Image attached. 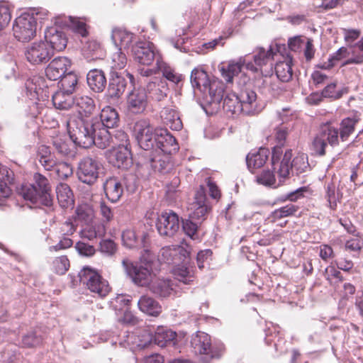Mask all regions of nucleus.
<instances>
[{
  "mask_svg": "<svg viewBox=\"0 0 363 363\" xmlns=\"http://www.w3.org/2000/svg\"><path fill=\"white\" fill-rule=\"evenodd\" d=\"M270 151L267 148L261 147L256 152H251L246 157L247 168L252 173L264 165L269 159Z\"/></svg>",
  "mask_w": 363,
  "mask_h": 363,
  "instance_id": "4be33fe9",
  "label": "nucleus"
},
{
  "mask_svg": "<svg viewBox=\"0 0 363 363\" xmlns=\"http://www.w3.org/2000/svg\"><path fill=\"white\" fill-rule=\"evenodd\" d=\"M100 118L101 121L100 123L107 129L113 128L119 121L118 112L108 106L102 109Z\"/></svg>",
  "mask_w": 363,
  "mask_h": 363,
  "instance_id": "a18cd8bd",
  "label": "nucleus"
},
{
  "mask_svg": "<svg viewBox=\"0 0 363 363\" xmlns=\"http://www.w3.org/2000/svg\"><path fill=\"white\" fill-rule=\"evenodd\" d=\"M39 13L35 10L25 12L18 16L13 26L15 38L22 42H27L33 38L36 34L37 17Z\"/></svg>",
  "mask_w": 363,
  "mask_h": 363,
  "instance_id": "20e7f679",
  "label": "nucleus"
},
{
  "mask_svg": "<svg viewBox=\"0 0 363 363\" xmlns=\"http://www.w3.org/2000/svg\"><path fill=\"white\" fill-rule=\"evenodd\" d=\"M101 167L100 162L92 157H84L79 163L77 176L83 183L92 184L99 177V171Z\"/></svg>",
  "mask_w": 363,
  "mask_h": 363,
  "instance_id": "1a4fd4ad",
  "label": "nucleus"
},
{
  "mask_svg": "<svg viewBox=\"0 0 363 363\" xmlns=\"http://www.w3.org/2000/svg\"><path fill=\"white\" fill-rule=\"evenodd\" d=\"M108 159L111 164L118 168L126 169L131 164L130 147L113 148L108 152Z\"/></svg>",
  "mask_w": 363,
  "mask_h": 363,
  "instance_id": "a211bd4d",
  "label": "nucleus"
},
{
  "mask_svg": "<svg viewBox=\"0 0 363 363\" xmlns=\"http://www.w3.org/2000/svg\"><path fill=\"white\" fill-rule=\"evenodd\" d=\"M191 345L194 352L203 356L206 362L217 357V354L212 347L211 336L204 332L196 333L191 337Z\"/></svg>",
  "mask_w": 363,
  "mask_h": 363,
  "instance_id": "0eeeda50",
  "label": "nucleus"
},
{
  "mask_svg": "<svg viewBox=\"0 0 363 363\" xmlns=\"http://www.w3.org/2000/svg\"><path fill=\"white\" fill-rule=\"evenodd\" d=\"M74 106L81 115L80 118H82L83 116H88L91 115L95 109V104L93 99L88 96H76L74 99ZM69 120H74V118H69L67 121Z\"/></svg>",
  "mask_w": 363,
  "mask_h": 363,
  "instance_id": "2f4dec72",
  "label": "nucleus"
},
{
  "mask_svg": "<svg viewBox=\"0 0 363 363\" xmlns=\"http://www.w3.org/2000/svg\"><path fill=\"white\" fill-rule=\"evenodd\" d=\"M82 279L87 289L92 293L96 294L99 297L106 296L111 290L108 282L98 272L89 268L84 269V274Z\"/></svg>",
  "mask_w": 363,
  "mask_h": 363,
  "instance_id": "423d86ee",
  "label": "nucleus"
},
{
  "mask_svg": "<svg viewBox=\"0 0 363 363\" xmlns=\"http://www.w3.org/2000/svg\"><path fill=\"white\" fill-rule=\"evenodd\" d=\"M223 99V108L225 111L232 114L242 113L239 96L233 92H229L227 93Z\"/></svg>",
  "mask_w": 363,
  "mask_h": 363,
  "instance_id": "c03bdc74",
  "label": "nucleus"
},
{
  "mask_svg": "<svg viewBox=\"0 0 363 363\" xmlns=\"http://www.w3.org/2000/svg\"><path fill=\"white\" fill-rule=\"evenodd\" d=\"M70 28L82 37H86L89 35V26L84 21L79 18L70 17Z\"/></svg>",
  "mask_w": 363,
  "mask_h": 363,
  "instance_id": "bf43d9fd",
  "label": "nucleus"
},
{
  "mask_svg": "<svg viewBox=\"0 0 363 363\" xmlns=\"http://www.w3.org/2000/svg\"><path fill=\"white\" fill-rule=\"evenodd\" d=\"M55 172L60 179H66L73 174L72 166L67 162H58L55 167Z\"/></svg>",
  "mask_w": 363,
  "mask_h": 363,
  "instance_id": "680f3d73",
  "label": "nucleus"
},
{
  "mask_svg": "<svg viewBox=\"0 0 363 363\" xmlns=\"http://www.w3.org/2000/svg\"><path fill=\"white\" fill-rule=\"evenodd\" d=\"M133 132L140 146L145 150H150L155 142V130L147 120L138 121L133 127Z\"/></svg>",
  "mask_w": 363,
  "mask_h": 363,
  "instance_id": "9d476101",
  "label": "nucleus"
},
{
  "mask_svg": "<svg viewBox=\"0 0 363 363\" xmlns=\"http://www.w3.org/2000/svg\"><path fill=\"white\" fill-rule=\"evenodd\" d=\"M134 38L133 33L125 29L116 28L113 29L111 39L116 48L125 50L132 44Z\"/></svg>",
  "mask_w": 363,
  "mask_h": 363,
  "instance_id": "a878e982",
  "label": "nucleus"
},
{
  "mask_svg": "<svg viewBox=\"0 0 363 363\" xmlns=\"http://www.w3.org/2000/svg\"><path fill=\"white\" fill-rule=\"evenodd\" d=\"M127 64V57L123 49L116 48V51L111 56V68L113 69H122Z\"/></svg>",
  "mask_w": 363,
  "mask_h": 363,
  "instance_id": "13d9d810",
  "label": "nucleus"
},
{
  "mask_svg": "<svg viewBox=\"0 0 363 363\" xmlns=\"http://www.w3.org/2000/svg\"><path fill=\"white\" fill-rule=\"evenodd\" d=\"M308 188L307 186L300 187L295 191H291L286 195L279 196L277 199V202L284 203L289 201L291 203L296 202L298 200L303 199L305 196L304 194L307 192Z\"/></svg>",
  "mask_w": 363,
  "mask_h": 363,
  "instance_id": "5fc2aeb1",
  "label": "nucleus"
},
{
  "mask_svg": "<svg viewBox=\"0 0 363 363\" xmlns=\"http://www.w3.org/2000/svg\"><path fill=\"white\" fill-rule=\"evenodd\" d=\"M293 60L290 55H287L283 61L278 62L274 67L277 78L282 82H288L293 77Z\"/></svg>",
  "mask_w": 363,
  "mask_h": 363,
  "instance_id": "7c9ffc66",
  "label": "nucleus"
},
{
  "mask_svg": "<svg viewBox=\"0 0 363 363\" xmlns=\"http://www.w3.org/2000/svg\"><path fill=\"white\" fill-rule=\"evenodd\" d=\"M69 260L66 255L56 257L52 263V269L57 274H65L69 268Z\"/></svg>",
  "mask_w": 363,
  "mask_h": 363,
  "instance_id": "6e6d98bb",
  "label": "nucleus"
},
{
  "mask_svg": "<svg viewBox=\"0 0 363 363\" xmlns=\"http://www.w3.org/2000/svg\"><path fill=\"white\" fill-rule=\"evenodd\" d=\"M138 306L140 311L150 316L157 317L162 313V306L159 302L148 295L140 298Z\"/></svg>",
  "mask_w": 363,
  "mask_h": 363,
  "instance_id": "5701e85b",
  "label": "nucleus"
},
{
  "mask_svg": "<svg viewBox=\"0 0 363 363\" xmlns=\"http://www.w3.org/2000/svg\"><path fill=\"white\" fill-rule=\"evenodd\" d=\"M264 83L273 96H278L286 91V89L279 82L273 81L271 77L266 78Z\"/></svg>",
  "mask_w": 363,
  "mask_h": 363,
  "instance_id": "e2e57ef3",
  "label": "nucleus"
},
{
  "mask_svg": "<svg viewBox=\"0 0 363 363\" xmlns=\"http://www.w3.org/2000/svg\"><path fill=\"white\" fill-rule=\"evenodd\" d=\"M199 197L200 201L198 202H194L192 204L191 209H193V212L191 214V218L192 219H204L205 216L207 214L209 210L208 206L205 204V196L201 194Z\"/></svg>",
  "mask_w": 363,
  "mask_h": 363,
  "instance_id": "603ef678",
  "label": "nucleus"
},
{
  "mask_svg": "<svg viewBox=\"0 0 363 363\" xmlns=\"http://www.w3.org/2000/svg\"><path fill=\"white\" fill-rule=\"evenodd\" d=\"M239 99L242 105V113L246 115H254L259 112V107L257 103V96L252 89H244L240 95Z\"/></svg>",
  "mask_w": 363,
  "mask_h": 363,
  "instance_id": "6ab92c4d",
  "label": "nucleus"
},
{
  "mask_svg": "<svg viewBox=\"0 0 363 363\" xmlns=\"http://www.w3.org/2000/svg\"><path fill=\"white\" fill-rule=\"evenodd\" d=\"M299 210L298 205L290 203L273 211L269 218L272 223H277L287 217L297 216Z\"/></svg>",
  "mask_w": 363,
  "mask_h": 363,
  "instance_id": "e433bc0d",
  "label": "nucleus"
},
{
  "mask_svg": "<svg viewBox=\"0 0 363 363\" xmlns=\"http://www.w3.org/2000/svg\"><path fill=\"white\" fill-rule=\"evenodd\" d=\"M148 104L146 91L141 88H134L127 96V107L133 113H141Z\"/></svg>",
  "mask_w": 363,
  "mask_h": 363,
  "instance_id": "4468645a",
  "label": "nucleus"
},
{
  "mask_svg": "<svg viewBox=\"0 0 363 363\" xmlns=\"http://www.w3.org/2000/svg\"><path fill=\"white\" fill-rule=\"evenodd\" d=\"M75 249L79 255L86 257H91L96 252V250L93 245L82 241H79L76 243Z\"/></svg>",
  "mask_w": 363,
  "mask_h": 363,
  "instance_id": "69168bd1",
  "label": "nucleus"
},
{
  "mask_svg": "<svg viewBox=\"0 0 363 363\" xmlns=\"http://www.w3.org/2000/svg\"><path fill=\"white\" fill-rule=\"evenodd\" d=\"M72 140L79 147L89 148L93 145L105 149L111 145V133L100 123H90L82 118L66 121Z\"/></svg>",
  "mask_w": 363,
  "mask_h": 363,
  "instance_id": "f257e3e1",
  "label": "nucleus"
},
{
  "mask_svg": "<svg viewBox=\"0 0 363 363\" xmlns=\"http://www.w3.org/2000/svg\"><path fill=\"white\" fill-rule=\"evenodd\" d=\"M177 337V333L171 330L160 328L155 334V342L160 347H165Z\"/></svg>",
  "mask_w": 363,
  "mask_h": 363,
  "instance_id": "09e8293b",
  "label": "nucleus"
},
{
  "mask_svg": "<svg viewBox=\"0 0 363 363\" xmlns=\"http://www.w3.org/2000/svg\"><path fill=\"white\" fill-rule=\"evenodd\" d=\"M350 89L347 86L342 87L337 90V82H334L328 84L321 91V94L325 98H331L337 100L342 98L345 94L349 92Z\"/></svg>",
  "mask_w": 363,
  "mask_h": 363,
  "instance_id": "de8ad7c7",
  "label": "nucleus"
},
{
  "mask_svg": "<svg viewBox=\"0 0 363 363\" xmlns=\"http://www.w3.org/2000/svg\"><path fill=\"white\" fill-rule=\"evenodd\" d=\"M274 52L270 48L269 50H265L263 48H258L255 51L253 56L255 65L252 62L245 64V67L253 72H257L262 69L264 65H267L274 58Z\"/></svg>",
  "mask_w": 363,
  "mask_h": 363,
  "instance_id": "aec40b11",
  "label": "nucleus"
},
{
  "mask_svg": "<svg viewBox=\"0 0 363 363\" xmlns=\"http://www.w3.org/2000/svg\"><path fill=\"white\" fill-rule=\"evenodd\" d=\"M76 217L80 221L89 222L93 218V211L86 205L79 206L76 209Z\"/></svg>",
  "mask_w": 363,
  "mask_h": 363,
  "instance_id": "0e129e2a",
  "label": "nucleus"
},
{
  "mask_svg": "<svg viewBox=\"0 0 363 363\" xmlns=\"http://www.w3.org/2000/svg\"><path fill=\"white\" fill-rule=\"evenodd\" d=\"M174 274L176 278L186 284H190L191 281L189 271L187 267L181 266L174 269Z\"/></svg>",
  "mask_w": 363,
  "mask_h": 363,
  "instance_id": "338daca9",
  "label": "nucleus"
},
{
  "mask_svg": "<svg viewBox=\"0 0 363 363\" xmlns=\"http://www.w3.org/2000/svg\"><path fill=\"white\" fill-rule=\"evenodd\" d=\"M155 140L157 147L166 155L174 154L179 149L176 138L167 129H155Z\"/></svg>",
  "mask_w": 363,
  "mask_h": 363,
  "instance_id": "ddd939ff",
  "label": "nucleus"
},
{
  "mask_svg": "<svg viewBox=\"0 0 363 363\" xmlns=\"http://www.w3.org/2000/svg\"><path fill=\"white\" fill-rule=\"evenodd\" d=\"M318 133L320 136L325 139L328 145L331 147L338 146L341 142L338 128L335 127L331 122H326L320 125Z\"/></svg>",
  "mask_w": 363,
  "mask_h": 363,
  "instance_id": "cd10ccee",
  "label": "nucleus"
},
{
  "mask_svg": "<svg viewBox=\"0 0 363 363\" xmlns=\"http://www.w3.org/2000/svg\"><path fill=\"white\" fill-rule=\"evenodd\" d=\"M54 106L59 110H69L74 105L72 94L59 89L52 97Z\"/></svg>",
  "mask_w": 363,
  "mask_h": 363,
  "instance_id": "4c0bfd02",
  "label": "nucleus"
},
{
  "mask_svg": "<svg viewBox=\"0 0 363 363\" xmlns=\"http://www.w3.org/2000/svg\"><path fill=\"white\" fill-rule=\"evenodd\" d=\"M156 65L157 71L160 72L162 76L170 82L177 84L183 79L182 74L177 72L173 67L162 60L157 59Z\"/></svg>",
  "mask_w": 363,
  "mask_h": 363,
  "instance_id": "ea45409f",
  "label": "nucleus"
},
{
  "mask_svg": "<svg viewBox=\"0 0 363 363\" xmlns=\"http://www.w3.org/2000/svg\"><path fill=\"white\" fill-rule=\"evenodd\" d=\"M168 91L167 83L162 79H156L147 84V91L150 97L158 101L167 97Z\"/></svg>",
  "mask_w": 363,
  "mask_h": 363,
  "instance_id": "c756f323",
  "label": "nucleus"
},
{
  "mask_svg": "<svg viewBox=\"0 0 363 363\" xmlns=\"http://www.w3.org/2000/svg\"><path fill=\"white\" fill-rule=\"evenodd\" d=\"M282 150L279 147H274L272 151V165L274 169L279 166L277 170V177L280 182L281 179L288 178L291 169H294L296 174H301L306 171L308 168V157L304 153L298 154L291 162L292 157V150H288L285 152L282 160L279 162V155Z\"/></svg>",
  "mask_w": 363,
  "mask_h": 363,
  "instance_id": "7ed1b4c3",
  "label": "nucleus"
},
{
  "mask_svg": "<svg viewBox=\"0 0 363 363\" xmlns=\"http://www.w3.org/2000/svg\"><path fill=\"white\" fill-rule=\"evenodd\" d=\"M207 91V106L211 109L212 113L217 112L220 108V102L224 96V84L218 79H211V83L206 87Z\"/></svg>",
  "mask_w": 363,
  "mask_h": 363,
  "instance_id": "f8f14e48",
  "label": "nucleus"
},
{
  "mask_svg": "<svg viewBox=\"0 0 363 363\" xmlns=\"http://www.w3.org/2000/svg\"><path fill=\"white\" fill-rule=\"evenodd\" d=\"M244 65L245 60L241 58L238 62H230L227 66H223L220 69L221 76L226 82L231 83L233 77L241 72Z\"/></svg>",
  "mask_w": 363,
  "mask_h": 363,
  "instance_id": "a19ab883",
  "label": "nucleus"
},
{
  "mask_svg": "<svg viewBox=\"0 0 363 363\" xmlns=\"http://www.w3.org/2000/svg\"><path fill=\"white\" fill-rule=\"evenodd\" d=\"M125 87V79L116 74L110 79L108 93L111 98L118 99L124 93Z\"/></svg>",
  "mask_w": 363,
  "mask_h": 363,
  "instance_id": "37998d69",
  "label": "nucleus"
},
{
  "mask_svg": "<svg viewBox=\"0 0 363 363\" xmlns=\"http://www.w3.org/2000/svg\"><path fill=\"white\" fill-rule=\"evenodd\" d=\"M89 88L96 93L102 92L106 86V78L104 71L98 69H91L86 76Z\"/></svg>",
  "mask_w": 363,
  "mask_h": 363,
  "instance_id": "b1692460",
  "label": "nucleus"
},
{
  "mask_svg": "<svg viewBox=\"0 0 363 363\" xmlns=\"http://www.w3.org/2000/svg\"><path fill=\"white\" fill-rule=\"evenodd\" d=\"M272 167H273L272 164ZM272 171L264 170L260 174L257 175V182L265 186H271L274 184L276 182L275 173L277 174L279 166H277L276 169H274V167H272Z\"/></svg>",
  "mask_w": 363,
  "mask_h": 363,
  "instance_id": "052dcab7",
  "label": "nucleus"
},
{
  "mask_svg": "<svg viewBox=\"0 0 363 363\" xmlns=\"http://www.w3.org/2000/svg\"><path fill=\"white\" fill-rule=\"evenodd\" d=\"M78 79L75 74L69 72L64 74L58 82V87L60 90L72 94L77 84Z\"/></svg>",
  "mask_w": 363,
  "mask_h": 363,
  "instance_id": "8fccbe9b",
  "label": "nucleus"
},
{
  "mask_svg": "<svg viewBox=\"0 0 363 363\" xmlns=\"http://www.w3.org/2000/svg\"><path fill=\"white\" fill-rule=\"evenodd\" d=\"M82 52L89 61L103 59L105 57V50L101 43L96 40H89L82 48Z\"/></svg>",
  "mask_w": 363,
  "mask_h": 363,
  "instance_id": "bb28decb",
  "label": "nucleus"
},
{
  "mask_svg": "<svg viewBox=\"0 0 363 363\" xmlns=\"http://www.w3.org/2000/svg\"><path fill=\"white\" fill-rule=\"evenodd\" d=\"M325 279L328 281L330 286L336 289L340 283L344 281V277L339 270L334 265L327 267L323 272Z\"/></svg>",
  "mask_w": 363,
  "mask_h": 363,
  "instance_id": "49530a36",
  "label": "nucleus"
},
{
  "mask_svg": "<svg viewBox=\"0 0 363 363\" xmlns=\"http://www.w3.org/2000/svg\"><path fill=\"white\" fill-rule=\"evenodd\" d=\"M149 262L150 261H147L143 265L142 263L123 259L122 264L132 281L138 286L144 287L147 286L151 282L154 275Z\"/></svg>",
  "mask_w": 363,
  "mask_h": 363,
  "instance_id": "39448f33",
  "label": "nucleus"
},
{
  "mask_svg": "<svg viewBox=\"0 0 363 363\" xmlns=\"http://www.w3.org/2000/svg\"><path fill=\"white\" fill-rule=\"evenodd\" d=\"M180 227L179 218L172 211L162 212L158 216L156 228L162 237L172 238L176 235Z\"/></svg>",
  "mask_w": 363,
  "mask_h": 363,
  "instance_id": "6e6552de",
  "label": "nucleus"
},
{
  "mask_svg": "<svg viewBox=\"0 0 363 363\" xmlns=\"http://www.w3.org/2000/svg\"><path fill=\"white\" fill-rule=\"evenodd\" d=\"M328 145L325 139L318 132L308 144L310 153L314 157H323L326 155Z\"/></svg>",
  "mask_w": 363,
  "mask_h": 363,
  "instance_id": "79ce46f5",
  "label": "nucleus"
},
{
  "mask_svg": "<svg viewBox=\"0 0 363 363\" xmlns=\"http://www.w3.org/2000/svg\"><path fill=\"white\" fill-rule=\"evenodd\" d=\"M106 197L113 203L117 202L123 194V188L121 182L116 177H110L104 184Z\"/></svg>",
  "mask_w": 363,
  "mask_h": 363,
  "instance_id": "393cba45",
  "label": "nucleus"
},
{
  "mask_svg": "<svg viewBox=\"0 0 363 363\" xmlns=\"http://www.w3.org/2000/svg\"><path fill=\"white\" fill-rule=\"evenodd\" d=\"M53 55L54 52L44 41L32 43L25 52L27 60L33 65L46 63Z\"/></svg>",
  "mask_w": 363,
  "mask_h": 363,
  "instance_id": "9b49d317",
  "label": "nucleus"
},
{
  "mask_svg": "<svg viewBox=\"0 0 363 363\" xmlns=\"http://www.w3.org/2000/svg\"><path fill=\"white\" fill-rule=\"evenodd\" d=\"M359 121L357 116L347 117L343 118L338 128L340 140L342 143L346 142L354 133L356 126Z\"/></svg>",
  "mask_w": 363,
  "mask_h": 363,
  "instance_id": "473e14b6",
  "label": "nucleus"
},
{
  "mask_svg": "<svg viewBox=\"0 0 363 363\" xmlns=\"http://www.w3.org/2000/svg\"><path fill=\"white\" fill-rule=\"evenodd\" d=\"M207 72L201 68H195L192 70L191 74V82L194 87L199 89L203 92L206 91V87L211 83Z\"/></svg>",
  "mask_w": 363,
  "mask_h": 363,
  "instance_id": "58836bf2",
  "label": "nucleus"
},
{
  "mask_svg": "<svg viewBox=\"0 0 363 363\" xmlns=\"http://www.w3.org/2000/svg\"><path fill=\"white\" fill-rule=\"evenodd\" d=\"M135 60L141 65H150L155 60V52L152 43L140 42L133 48Z\"/></svg>",
  "mask_w": 363,
  "mask_h": 363,
  "instance_id": "f3484780",
  "label": "nucleus"
},
{
  "mask_svg": "<svg viewBox=\"0 0 363 363\" xmlns=\"http://www.w3.org/2000/svg\"><path fill=\"white\" fill-rule=\"evenodd\" d=\"M161 118L164 123L174 130H180L183 124L178 112L171 108L165 107L161 111Z\"/></svg>",
  "mask_w": 363,
  "mask_h": 363,
  "instance_id": "72a5a7b5",
  "label": "nucleus"
},
{
  "mask_svg": "<svg viewBox=\"0 0 363 363\" xmlns=\"http://www.w3.org/2000/svg\"><path fill=\"white\" fill-rule=\"evenodd\" d=\"M113 148L130 147L128 134L122 130H116L111 133V145Z\"/></svg>",
  "mask_w": 363,
  "mask_h": 363,
  "instance_id": "864d4df0",
  "label": "nucleus"
},
{
  "mask_svg": "<svg viewBox=\"0 0 363 363\" xmlns=\"http://www.w3.org/2000/svg\"><path fill=\"white\" fill-rule=\"evenodd\" d=\"M148 235L145 232L138 233L135 229L125 230L122 233L123 245L129 248L142 245L145 247L147 243Z\"/></svg>",
  "mask_w": 363,
  "mask_h": 363,
  "instance_id": "412c9836",
  "label": "nucleus"
},
{
  "mask_svg": "<svg viewBox=\"0 0 363 363\" xmlns=\"http://www.w3.org/2000/svg\"><path fill=\"white\" fill-rule=\"evenodd\" d=\"M71 65V60L68 57H55L45 69L46 77L52 81L57 80L65 74Z\"/></svg>",
  "mask_w": 363,
  "mask_h": 363,
  "instance_id": "dca6fc26",
  "label": "nucleus"
},
{
  "mask_svg": "<svg viewBox=\"0 0 363 363\" xmlns=\"http://www.w3.org/2000/svg\"><path fill=\"white\" fill-rule=\"evenodd\" d=\"M45 43L50 49L54 51H62L67 46V38L66 34L56 27H50L45 32Z\"/></svg>",
  "mask_w": 363,
  "mask_h": 363,
  "instance_id": "2eb2a0df",
  "label": "nucleus"
},
{
  "mask_svg": "<svg viewBox=\"0 0 363 363\" xmlns=\"http://www.w3.org/2000/svg\"><path fill=\"white\" fill-rule=\"evenodd\" d=\"M147 287H148L152 293L162 297L168 296L172 291L169 280L157 278L155 274L152 277L151 282Z\"/></svg>",
  "mask_w": 363,
  "mask_h": 363,
  "instance_id": "c9c22d12",
  "label": "nucleus"
},
{
  "mask_svg": "<svg viewBox=\"0 0 363 363\" xmlns=\"http://www.w3.org/2000/svg\"><path fill=\"white\" fill-rule=\"evenodd\" d=\"M11 20V9L6 1H0V30L5 28Z\"/></svg>",
  "mask_w": 363,
  "mask_h": 363,
  "instance_id": "4d7b16f0",
  "label": "nucleus"
},
{
  "mask_svg": "<svg viewBox=\"0 0 363 363\" xmlns=\"http://www.w3.org/2000/svg\"><path fill=\"white\" fill-rule=\"evenodd\" d=\"M106 228L104 223L100 221L92 222L82 228L79 234L80 237L89 240H93L97 238H102L105 235Z\"/></svg>",
  "mask_w": 363,
  "mask_h": 363,
  "instance_id": "c85d7f7f",
  "label": "nucleus"
},
{
  "mask_svg": "<svg viewBox=\"0 0 363 363\" xmlns=\"http://www.w3.org/2000/svg\"><path fill=\"white\" fill-rule=\"evenodd\" d=\"M99 250L103 253H106L108 255H113L116 252L117 246L112 240L105 239L100 242Z\"/></svg>",
  "mask_w": 363,
  "mask_h": 363,
  "instance_id": "774afa93",
  "label": "nucleus"
},
{
  "mask_svg": "<svg viewBox=\"0 0 363 363\" xmlns=\"http://www.w3.org/2000/svg\"><path fill=\"white\" fill-rule=\"evenodd\" d=\"M32 184H23L18 194L25 200L33 204H41L45 206L52 205V188L48 179L40 173L33 174Z\"/></svg>",
  "mask_w": 363,
  "mask_h": 363,
  "instance_id": "f03ea898",
  "label": "nucleus"
},
{
  "mask_svg": "<svg viewBox=\"0 0 363 363\" xmlns=\"http://www.w3.org/2000/svg\"><path fill=\"white\" fill-rule=\"evenodd\" d=\"M57 199L60 206L63 208L72 207L74 203V195L70 187L64 183L56 188Z\"/></svg>",
  "mask_w": 363,
  "mask_h": 363,
  "instance_id": "f704fd0d",
  "label": "nucleus"
},
{
  "mask_svg": "<svg viewBox=\"0 0 363 363\" xmlns=\"http://www.w3.org/2000/svg\"><path fill=\"white\" fill-rule=\"evenodd\" d=\"M43 345V337L35 332L31 331L23 335L21 347L23 348H35Z\"/></svg>",
  "mask_w": 363,
  "mask_h": 363,
  "instance_id": "3c124183",
  "label": "nucleus"
}]
</instances>
